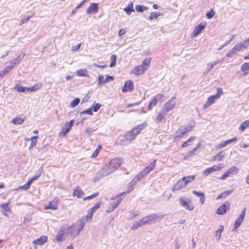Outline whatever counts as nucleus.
<instances>
[{
    "instance_id": "obj_1",
    "label": "nucleus",
    "mask_w": 249,
    "mask_h": 249,
    "mask_svg": "<svg viewBox=\"0 0 249 249\" xmlns=\"http://www.w3.org/2000/svg\"><path fill=\"white\" fill-rule=\"evenodd\" d=\"M85 225V218H82L77 221V222L68 228L67 234L70 235L72 237L77 236L80 232L83 229Z\"/></svg>"
},
{
    "instance_id": "obj_2",
    "label": "nucleus",
    "mask_w": 249,
    "mask_h": 249,
    "mask_svg": "<svg viewBox=\"0 0 249 249\" xmlns=\"http://www.w3.org/2000/svg\"><path fill=\"white\" fill-rule=\"evenodd\" d=\"M195 179V176L193 175L182 178L181 179H179L174 185L172 189V191L175 192L185 187L189 183L194 180Z\"/></svg>"
},
{
    "instance_id": "obj_3",
    "label": "nucleus",
    "mask_w": 249,
    "mask_h": 249,
    "mask_svg": "<svg viewBox=\"0 0 249 249\" xmlns=\"http://www.w3.org/2000/svg\"><path fill=\"white\" fill-rule=\"evenodd\" d=\"M114 172L109 163L106 164L103 167L96 173L94 181L99 180L103 177L107 176Z\"/></svg>"
},
{
    "instance_id": "obj_4",
    "label": "nucleus",
    "mask_w": 249,
    "mask_h": 249,
    "mask_svg": "<svg viewBox=\"0 0 249 249\" xmlns=\"http://www.w3.org/2000/svg\"><path fill=\"white\" fill-rule=\"evenodd\" d=\"M165 216L161 213H155L145 216L147 224L154 223L156 221H160Z\"/></svg>"
},
{
    "instance_id": "obj_5",
    "label": "nucleus",
    "mask_w": 249,
    "mask_h": 249,
    "mask_svg": "<svg viewBox=\"0 0 249 249\" xmlns=\"http://www.w3.org/2000/svg\"><path fill=\"white\" fill-rule=\"evenodd\" d=\"M179 202L181 206L188 211H192L194 209V206L192 203V200L189 197H180L179 198Z\"/></svg>"
},
{
    "instance_id": "obj_6",
    "label": "nucleus",
    "mask_w": 249,
    "mask_h": 249,
    "mask_svg": "<svg viewBox=\"0 0 249 249\" xmlns=\"http://www.w3.org/2000/svg\"><path fill=\"white\" fill-rule=\"evenodd\" d=\"M193 127L191 125H187V126H181L177 130L175 139L176 140H178L185 135L187 133L191 130Z\"/></svg>"
},
{
    "instance_id": "obj_7",
    "label": "nucleus",
    "mask_w": 249,
    "mask_h": 249,
    "mask_svg": "<svg viewBox=\"0 0 249 249\" xmlns=\"http://www.w3.org/2000/svg\"><path fill=\"white\" fill-rule=\"evenodd\" d=\"M177 98L175 96H173L170 100L166 102L162 106L161 109H162L164 112L168 113L175 108Z\"/></svg>"
},
{
    "instance_id": "obj_8",
    "label": "nucleus",
    "mask_w": 249,
    "mask_h": 249,
    "mask_svg": "<svg viewBox=\"0 0 249 249\" xmlns=\"http://www.w3.org/2000/svg\"><path fill=\"white\" fill-rule=\"evenodd\" d=\"M223 93V91L222 89L220 88L217 89V93L213 95H211L210 96L206 102V103L204 105L203 107L204 108H206L210 106L212 104L214 103L215 100L218 98H219L221 95Z\"/></svg>"
},
{
    "instance_id": "obj_9",
    "label": "nucleus",
    "mask_w": 249,
    "mask_h": 249,
    "mask_svg": "<svg viewBox=\"0 0 249 249\" xmlns=\"http://www.w3.org/2000/svg\"><path fill=\"white\" fill-rule=\"evenodd\" d=\"M239 172V169L236 166H232L220 178L222 180H225L228 177H231L232 175H236Z\"/></svg>"
},
{
    "instance_id": "obj_10",
    "label": "nucleus",
    "mask_w": 249,
    "mask_h": 249,
    "mask_svg": "<svg viewBox=\"0 0 249 249\" xmlns=\"http://www.w3.org/2000/svg\"><path fill=\"white\" fill-rule=\"evenodd\" d=\"M246 208L245 207L242 211L239 216L236 218L233 225V230H236L242 223L246 215Z\"/></svg>"
},
{
    "instance_id": "obj_11",
    "label": "nucleus",
    "mask_w": 249,
    "mask_h": 249,
    "mask_svg": "<svg viewBox=\"0 0 249 249\" xmlns=\"http://www.w3.org/2000/svg\"><path fill=\"white\" fill-rule=\"evenodd\" d=\"M230 202L226 201L216 210V213L219 215H224L230 209Z\"/></svg>"
},
{
    "instance_id": "obj_12",
    "label": "nucleus",
    "mask_w": 249,
    "mask_h": 249,
    "mask_svg": "<svg viewBox=\"0 0 249 249\" xmlns=\"http://www.w3.org/2000/svg\"><path fill=\"white\" fill-rule=\"evenodd\" d=\"M123 162V159L116 158L112 159L108 163L114 171L121 166Z\"/></svg>"
},
{
    "instance_id": "obj_13",
    "label": "nucleus",
    "mask_w": 249,
    "mask_h": 249,
    "mask_svg": "<svg viewBox=\"0 0 249 249\" xmlns=\"http://www.w3.org/2000/svg\"><path fill=\"white\" fill-rule=\"evenodd\" d=\"M123 195V194H122L120 195L119 196H117L115 198H112V199H117V201L114 202H112L110 205L111 206V208H110V209L108 210H106V212L107 213H109L111 212H112L117 207V206L120 204L121 200L122 199V196Z\"/></svg>"
},
{
    "instance_id": "obj_14",
    "label": "nucleus",
    "mask_w": 249,
    "mask_h": 249,
    "mask_svg": "<svg viewBox=\"0 0 249 249\" xmlns=\"http://www.w3.org/2000/svg\"><path fill=\"white\" fill-rule=\"evenodd\" d=\"M206 23H200L195 27L193 32V36H198L205 28Z\"/></svg>"
},
{
    "instance_id": "obj_15",
    "label": "nucleus",
    "mask_w": 249,
    "mask_h": 249,
    "mask_svg": "<svg viewBox=\"0 0 249 249\" xmlns=\"http://www.w3.org/2000/svg\"><path fill=\"white\" fill-rule=\"evenodd\" d=\"M134 89L133 83L131 80L126 81L122 88V91L123 92H126L128 91H131Z\"/></svg>"
},
{
    "instance_id": "obj_16",
    "label": "nucleus",
    "mask_w": 249,
    "mask_h": 249,
    "mask_svg": "<svg viewBox=\"0 0 249 249\" xmlns=\"http://www.w3.org/2000/svg\"><path fill=\"white\" fill-rule=\"evenodd\" d=\"M74 122V121L73 120H71L69 123L67 122L64 124L61 131L62 133H63L64 136H65V135L70 131L73 125Z\"/></svg>"
},
{
    "instance_id": "obj_17",
    "label": "nucleus",
    "mask_w": 249,
    "mask_h": 249,
    "mask_svg": "<svg viewBox=\"0 0 249 249\" xmlns=\"http://www.w3.org/2000/svg\"><path fill=\"white\" fill-rule=\"evenodd\" d=\"M98 11V3H91L89 8L86 10V13L88 14H94L97 12Z\"/></svg>"
},
{
    "instance_id": "obj_18",
    "label": "nucleus",
    "mask_w": 249,
    "mask_h": 249,
    "mask_svg": "<svg viewBox=\"0 0 249 249\" xmlns=\"http://www.w3.org/2000/svg\"><path fill=\"white\" fill-rule=\"evenodd\" d=\"M165 96L163 94H158L151 99L150 103L155 107L159 102H162Z\"/></svg>"
},
{
    "instance_id": "obj_19",
    "label": "nucleus",
    "mask_w": 249,
    "mask_h": 249,
    "mask_svg": "<svg viewBox=\"0 0 249 249\" xmlns=\"http://www.w3.org/2000/svg\"><path fill=\"white\" fill-rule=\"evenodd\" d=\"M167 113V112H164V110L161 109L156 117L155 122L156 123L159 124L161 123L162 120L165 119Z\"/></svg>"
},
{
    "instance_id": "obj_20",
    "label": "nucleus",
    "mask_w": 249,
    "mask_h": 249,
    "mask_svg": "<svg viewBox=\"0 0 249 249\" xmlns=\"http://www.w3.org/2000/svg\"><path fill=\"white\" fill-rule=\"evenodd\" d=\"M147 224V223L146 219H145V217H144L142 218L141 219H140V220L135 222L133 224L132 227H131V229L132 230H136L139 227H141L144 225Z\"/></svg>"
},
{
    "instance_id": "obj_21",
    "label": "nucleus",
    "mask_w": 249,
    "mask_h": 249,
    "mask_svg": "<svg viewBox=\"0 0 249 249\" xmlns=\"http://www.w3.org/2000/svg\"><path fill=\"white\" fill-rule=\"evenodd\" d=\"M146 125V124H140L137 126L134 127L133 129H132V131L134 135V136L136 137L138 134H139L141 131L143 129L144 127Z\"/></svg>"
},
{
    "instance_id": "obj_22",
    "label": "nucleus",
    "mask_w": 249,
    "mask_h": 249,
    "mask_svg": "<svg viewBox=\"0 0 249 249\" xmlns=\"http://www.w3.org/2000/svg\"><path fill=\"white\" fill-rule=\"evenodd\" d=\"M58 207V200L55 198L53 200L51 201L48 205L45 208L46 209L56 210Z\"/></svg>"
},
{
    "instance_id": "obj_23",
    "label": "nucleus",
    "mask_w": 249,
    "mask_h": 249,
    "mask_svg": "<svg viewBox=\"0 0 249 249\" xmlns=\"http://www.w3.org/2000/svg\"><path fill=\"white\" fill-rule=\"evenodd\" d=\"M146 71L145 68H143L142 66L139 65L134 68L132 72L136 75H139L144 73Z\"/></svg>"
},
{
    "instance_id": "obj_24",
    "label": "nucleus",
    "mask_w": 249,
    "mask_h": 249,
    "mask_svg": "<svg viewBox=\"0 0 249 249\" xmlns=\"http://www.w3.org/2000/svg\"><path fill=\"white\" fill-rule=\"evenodd\" d=\"M47 241V237L46 236H41L39 238L34 240L33 243L35 245L41 246L43 245Z\"/></svg>"
},
{
    "instance_id": "obj_25",
    "label": "nucleus",
    "mask_w": 249,
    "mask_h": 249,
    "mask_svg": "<svg viewBox=\"0 0 249 249\" xmlns=\"http://www.w3.org/2000/svg\"><path fill=\"white\" fill-rule=\"evenodd\" d=\"M192 193L196 196L200 197V202L201 204H203L204 203L205 201V196L204 193L197 192L196 190L193 191Z\"/></svg>"
},
{
    "instance_id": "obj_26",
    "label": "nucleus",
    "mask_w": 249,
    "mask_h": 249,
    "mask_svg": "<svg viewBox=\"0 0 249 249\" xmlns=\"http://www.w3.org/2000/svg\"><path fill=\"white\" fill-rule=\"evenodd\" d=\"M225 155V152L224 151H221L212 158V160L221 161Z\"/></svg>"
},
{
    "instance_id": "obj_27",
    "label": "nucleus",
    "mask_w": 249,
    "mask_h": 249,
    "mask_svg": "<svg viewBox=\"0 0 249 249\" xmlns=\"http://www.w3.org/2000/svg\"><path fill=\"white\" fill-rule=\"evenodd\" d=\"M65 231L61 229L58 231L56 236L55 237V240L57 241H64L65 239L64 237Z\"/></svg>"
},
{
    "instance_id": "obj_28",
    "label": "nucleus",
    "mask_w": 249,
    "mask_h": 249,
    "mask_svg": "<svg viewBox=\"0 0 249 249\" xmlns=\"http://www.w3.org/2000/svg\"><path fill=\"white\" fill-rule=\"evenodd\" d=\"M84 195V192L80 187L77 186L73 191L72 195L76 196L77 198H80Z\"/></svg>"
},
{
    "instance_id": "obj_29",
    "label": "nucleus",
    "mask_w": 249,
    "mask_h": 249,
    "mask_svg": "<svg viewBox=\"0 0 249 249\" xmlns=\"http://www.w3.org/2000/svg\"><path fill=\"white\" fill-rule=\"evenodd\" d=\"M124 137L126 141L131 142L132 140H134L135 137L133 134V133L132 130L127 132L124 136Z\"/></svg>"
},
{
    "instance_id": "obj_30",
    "label": "nucleus",
    "mask_w": 249,
    "mask_h": 249,
    "mask_svg": "<svg viewBox=\"0 0 249 249\" xmlns=\"http://www.w3.org/2000/svg\"><path fill=\"white\" fill-rule=\"evenodd\" d=\"M9 204V201L7 203H1L0 204V207L3 209V213L6 216H8L7 213L10 211V209L8 208Z\"/></svg>"
},
{
    "instance_id": "obj_31",
    "label": "nucleus",
    "mask_w": 249,
    "mask_h": 249,
    "mask_svg": "<svg viewBox=\"0 0 249 249\" xmlns=\"http://www.w3.org/2000/svg\"><path fill=\"white\" fill-rule=\"evenodd\" d=\"M124 10L128 15H130L132 12L134 11L133 3H129L127 6L124 8Z\"/></svg>"
},
{
    "instance_id": "obj_32",
    "label": "nucleus",
    "mask_w": 249,
    "mask_h": 249,
    "mask_svg": "<svg viewBox=\"0 0 249 249\" xmlns=\"http://www.w3.org/2000/svg\"><path fill=\"white\" fill-rule=\"evenodd\" d=\"M24 121V119L18 117L13 119L11 121L12 123L15 125L22 124Z\"/></svg>"
},
{
    "instance_id": "obj_33",
    "label": "nucleus",
    "mask_w": 249,
    "mask_h": 249,
    "mask_svg": "<svg viewBox=\"0 0 249 249\" xmlns=\"http://www.w3.org/2000/svg\"><path fill=\"white\" fill-rule=\"evenodd\" d=\"M233 190L225 191L222 193H221L217 197V199H219L221 198H225L228 196L230 195L233 192Z\"/></svg>"
},
{
    "instance_id": "obj_34",
    "label": "nucleus",
    "mask_w": 249,
    "mask_h": 249,
    "mask_svg": "<svg viewBox=\"0 0 249 249\" xmlns=\"http://www.w3.org/2000/svg\"><path fill=\"white\" fill-rule=\"evenodd\" d=\"M224 229V227L222 225H220L219 226V229H218L216 232L215 234V237L217 240H219L221 237V233L223 231Z\"/></svg>"
},
{
    "instance_id": "obj_35",
    "label": "nucleus",
    "mask_w": 249,
    "mask_h": 249,
    "mask_svg": "<svg viewBox=\"0 0 249 249\" xmlns=\"http://www.w3.org/2000/svg\"><path fill=\"white\" fill-rule=\"evenodd\" d=\"M156 160H154L152 162H151V163L146 166L144 169L148 172V173H150L151 171H152L154 168H155V166H156Z\"/></svg>"
},
{
    "instance_id": "obj_36",
    "label": "nucleus",
    "mask_w": 249,
    "mask_h": 249,
    "mask_svg": "<svg viewBox=\"0 0 249 249\" xmlns=\"http://www.w3.org/2000/svg\"><path fill=\"white\" fill-rule=\"evenodd\" d=\"M151 61V58H145L143 60L142 64V65H141V66H142L143 68H145V70H147L148 69V66L150 64Z\"/></svg>"
},
{
    "instance_id": "obj_37",
    "label": "nucleus",
    "mask_w": 249,
    "mask_h": 249,
    "mask_svg": "<svg viewBox=\"0 0 249 249\" xmlns=\"http://www.w3.org/2000/svg\"><path fill=\"white\" fill-rule=\"evenodd\" d=\"M14 89L17 90L18 92H27V87H24L17 85L15 87Z\"/></svg>"
},
{
    "instance_id": "obj_38",
    "label": "nucleus",
    "mask_w": 249,
    "mask_h": 249,
    "mask_svg": "<svg viewBox=\"0 0 249 249\" xmlns=\"http://www.w3.org/2000/svg\"><path fill=\"white\" fill-rule=\"evenodd\" d=\"M102 204V201H98L94 206H93L91 209L89 210V212L90 211L91 212H92V213H93L94 212H95L98 209L100 208Z\"/></svg>"
},
{
    "instance_id": "obj_39",
    "label": "nucleus",
    "mask_w": 249,
    "mask_h": 249,
    "mask_svg": "<svg viewBox=\"0 0 249 249\" xmlns=\"http://www.w3.org/2000/svg\"><path fill=\"white\" fill-rule=\"evenodd\" d=\"M249 126V120L245 121L244 122H243L239 127V129L241 131H243L245 130V129Z\"/></svg>"
},
{
    "instance_id": "obj_40",
    "label": "nucleus",
    "mask_w": 249,
    "mask_h": 249,
    "mask_svg": "<svg viewBox=\"0 0 249 249\" xmlns=\"http://www.w3.org/2000/svg\"><path fill=\"white\" fill-rule=\"evenodd\" d=\"M87 71L86 69H80L76 71V75L78 76H86Z\"/></svg>"
},
{
    "instance_id": "obj_41",
    "label": "nucleus",
    "mask_w": 249,
    "mask_h": 249,
    "mask_svg": "<svg viewBox=\"0 0 249 249\" xmlns=\"http://www.w3.org/2000/svg\"><path fill=\"white\" fill-rule=\"evenodd\" d=\"M80 100L79 98H75L70 104V107L72 108L76 107L80 103Z\"/></svg>"
},
{
    "instance_id": "obj_42",
    "label": "nucleus",
    "mask_w": 249,
    "mask_h": 249,
    "mask_svg": "<svg viewBox=\"0 0 249 249\" xmlns=\"http://www.w3.org/2000/svg\"><path fill=\"white\" fill-rule=\"evenodd\" d=\"M38 137L37 136H34L32 137L31 139V143L30 144V145L29 146V149H31L34 146H35L36 144V139Z\"/></svg>"
},
{
    "instance_id": "obj_43",
    "label": "nucleus",
    "mask_w": 249,
    "mask_h": 249,
    "mask_svg": "<svg viewBox=\"0 0 249 249\" xmlns=\"http://www.w3.org/2000/svg\"><path fill=\"white\" fill-rule=\"evenodd\" d=\"M148 9L147 7L143 5H138L136 6L135 9L138 12H142Z\"/></svg>"
},
{
    "instance_id": "obj_44",
    "label": "nucleus",
    "mask_w": 249,
    "mask_h": 249,
    "mask_svg": "<svg viewBox=\"0 0 249 249\" xmlns=\"http://www.w3.org/2000/svg\"><path fill=\"white\" fill-rule=\"evenodd\" d=\"M116 58L117 56L115 54H112L111 56V63L110 64V67L112 68L116 65Z\"/></svg>"
},
{
    "instance_id": "obj_45",
    "label": "nucleus",
    "mask_w": 249,
    "mask_h": 249,
    "mask_svg": "<svg viewBox=\"0 0 249 249\" xmlns=\"http://www.w3.org/2000/svg\"><path fill=\"white\" fill-rule=\"evenodd\" d=\"M101 107V105L100 104L95 103V102H94L91 107H92V110H93L94 112H97Z\"/></svg>"
},
{
    "instance_id": "obj_46",
    "label": "nucleus",
    "mask_w": 249,
    "mask_h": 249,
    "mask_svg": "<svg viewBox=\"0 0 249 249\" xmlns=\"http://www.w3.org/2000/svg\"><path fill=\"white\" fill-rule=\"evenodd\" d=\"M93 215L92 212H91L90 211H89V214L87 215L85 217H83L82 218H85V222H89L91 220L92 217Z\"/></svg>"
},
{
    "instance_id": "obj_47",
    "label": "nucleus",
    "mask_w": 249,
    "mask_h": 249,
    "mask_svg": "<svg viewBox=\"0 0 249 249\" xmlns=\"http://www.w3.org/2000/svg\"><path fill=\"white\" fill-rule=\"evenodd\" d=\"M241 71L245 72L249 70V62L244 63L241 67Z\"/></svg>"
},
{
    "instance_id": "obj_48",
    "label": "nucleus",
    "mask_w": 249,
    "mask_h": 249,
    "mask_svg": "<svg viewBox=\"0 0 249 249\" xmlns=\"http://www.w3.org/2000/svg\"><path fill=\"white\" fill-rule=\"evenodd\" d=\"M199 146H200V144H198V145L196 147L194 148L192 150H191L188 153V155L184 158V159H186L187 158L189 157L192 156L195 153V152L196 151V150L199 147Z\"/></svg>"
},
{
    "instance_id": "obj_49",
    "label": "nucleus",
    "mask_w": 249,
    "mask_h": 249,
    "mask_svg": "<svg viewBox=\"0 0 249 249\" xmlns=\"http://www.w3.org/2000/svg\"><path fill=\"white\" fill-rule=\"evenodd\" d=\"M199 146H200V144H198V145L196 147L194 148L192 150H191L188 153V155L184 158V159H186L187 158L189 157L192 156L195 153V152L196 151V150L199 147Z\"/></svg>"
},
{
    "instance_id": "obj_50",
    "label": "nucleus",
    "mask_w": 249,
    "mask_h": 249,
    "mask_svg": "<svg viewBox=\"0 0 249 249\" xmlns=\"http://www.w3.org/2000/svg\"><path fill=\"white\" fill-rule=\"evenodd\" d=\"M199 146H200V144H198V145L196 147L194 148L192 150H191L188 153V155L184 158V159H186L187 158L189 157L192 156L195 153V152L196 151V150L199 147Z\"/></svg>"
},
{
    "instance_id": "obj_51",
    "label": "nucleus",
    "mask_w": 249,
    "mask_h": 249,
    "mask_svg": "<svg viewBox=\"0 0 249 249\" xmlns=\"http://www.w3.org/2000/svg\"><path fill=\"white\" fill-rule=\"evenodd\" d=\"M22 58H20V56L18 55L17 57L14 58L12 61H11V63L13 65H15L18 63H19L21 61Z\"/></svg>"
},
{
    "instance_id": "obj_52",
    "label": "nucleus",
    "mask_w": 249,
    "mask_h": 249,
    "mask_svg": "<svg viewBox=\"0 0 249 249\" xmlns=\"http://www.w3.org/2000/svg\"><path fill=\"white\" fill-rule=\"evenodd\" d=\"M142 178L139 176V174L135 177L133 180L130 182L131 184L135 185L138 182L140 181Z\"/></svg>"
},
{
    "instance_id": "obj_53",
    "label": "nucleus",
    "mask_w": 249,
    "mask_h": 249,
    "mask_svg": "<svg viewBox=\"0 0 249 249\" xmlns=\"http://www.w3.org/2000/svg\"><path fill=\"white\" fill-rule=\"evenodd\" d=\"M142 178L139 176V174L135 177L133 180L130 182L131 184L135 185L138 182L140 181Z\"/></svg>"
},
{
    "instance_id": "obj_54",
    "label": "nucleus",
    "mask_w": 249,
    "mask_h": 249,
    "mask_svg": "<svg viewBox=\"0 0 249 249\" xmlns=\"http://www.w3.org/2000/svg\"><path fill=\"white\" fill-rule=\"evenodd\" d=\"M161 15L160 13L152 12L149 16V19L152 20L157 18L159 16Z\"/></svg>"
},
{
    "instance_id": "obj_55",
    "label": "nucleus",
    "mask_w": 249,
    "mask_h": 249,
    "mask_svg": "<svg viewBox=\"0 0 249 249\" xmlns=\"http://www.w3.org/2000/svg\"><path fill=\"white\" fill-rule=\"evenodd\" d=\"M223 166L221 165V164H219L217 165H214L211 167L212 172L219 171L220 169L222 168Z\"/></svg>"
},
{
    "instance_id": "obj_56",
    "label": "nucleus",
    "mask_w": 249,
    "mask_h": 249,
    "mask_svg": "<svg viewBox=\"0 0 249 249\" xmlns=\"http://www.w3.org/2000/svg\"><path fill=\"white\" fill-rule=\"evenodd\" d=\"M215 14V12L211 9L209 12H207L206 15L208 19L212 18Z\"/></svg>"
},
{
    "instance_id": "obj_57",
    "label": "nucleus",
    "mask_w": 249,
    "mask_h": 249,
    "mask_svg": "<svg viewBox=\"0 0 249 249\" xmlns=\"http://www.w3.org/2000/svg\"><path fill=\"white\" fill-rule=\"evenodd\" d=\"M149 173H148L145 169H144L139 173V175L142 179L145 177Z\"/></svg>"
},
{
    "instance_id": "obj_58",
    "label": "nucleus",
    "mask_w": 249,
    "mask_h": 249,
    "mask_svg": "<svg viewBox=\"0 0 249 249\" xmlns=\"http://www.w3.org/2000/svg\"><path fill=\"white\" fill-rule=\"evenodd\" d=\"M87 114L89 115H91L93 114L92 107H89L88 109L83 110L80 112V114Z\"/></svg>"
},
{
    "instance_id": "obj_59",
    "label": "nucleus",
    "mask_w": 249,
    "mask_h": 249,
    "mask_svg": "<svg viewBox=\"0 0 249 249\" xmlns=\"http://www.w3.org/2000/svg\"><path fill=\"white\" fill-rule=\"evenodd\" d=\"M98 195H99V193H98V192L94 193V194H92L91 195H90L88 196L83 198V200H87L88 199H90L93 198L97 196Z\"/></svg>"
},
{
    "instance_id": "obj_60",
    "label": "nucleus",
    "mask_w": 249,
    "mask_h": 249,
    "mask_svg": "<svg viewBox=\"0 0 249 249\" xmlns=\"http://www.w3.org/2000/svg\"><path fill=\"white\" fill-rule=\"evenodd\" d=\"M212 172L211 167L208 168L205 170H204L203 172V174L204 176L207 177L209 174H211Z\"/></svg>"
},
{
    "instance_id": "obj_61",
    "label": "nucleus",
    "mask_w": 249,
    "mask_h": 249,
    "mask_svg": "<svg viewBox=\"0 0 249 249\" xmlns=\"http://www.w3.org/2000/svg\"><path fill=\"white\" fill-rule=\"evenodd\" d=\"M133 186L134 185L131 184V182H130L127 186V191L125 192V193H128L131 192L134 189ZM123 194H124V193Z\"/></svg>"
},
{
    "instance_id": "obj_62",
    "label": "nucleus",
    "mask_w": 249,
    "mask_h": 249,
    "mask_svg": "<svg viewBox=\"0 0 249 249\" xmlns=\"http://www.w3.org/2000/svg\"><path fill=\"white\" fill-rule=\"evenodd\" d=\"M33 16V15L29 16L27 17L26 18H24L21 19L20 22L19 23V25H22L23 23H24L25 22L27 21L30 18H31Z\"/></svg>"
},
{
    "instance_id": "obj_63",
    "label": "nucleus",
    "mask_w": 249,
    "mask_h": 249,
    "mask_svg": "<svg viewBox=\"0 0 249 249\" xmlns=\"http://www.w3.org/2000/svg\"><path fill=\"white\" fill-rule=\"evenodd\" d=\"M94 130H95L93 128H88L85 130V133L88 136H89L91 135V134L94 131Z\"/></svg>"
},
{
    "instance_id": "obj_64",
    "label": "nucleus",
    "mask_w": 249,
    "mask_h": 249,
    "mask_svg": "<svg viewBox=\"0 0 249 249\" xmlns=\"http://www.w3.org/2000/svg\"><path fill=\"white\" fill-rule=\"evenodd\" d=\"M241 45H243V47L244 48H246L247 47L249 46V38L245 40L243 43H241Z\"/></svg>"
}]
</instances>
